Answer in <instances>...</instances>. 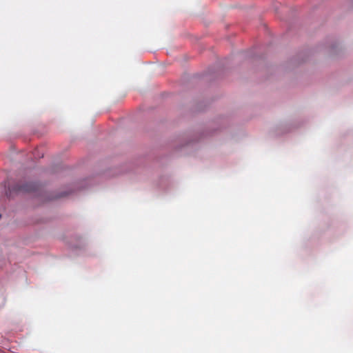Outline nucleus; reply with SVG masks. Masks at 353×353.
<instances>
[{
  "mask_svg": "<svg viewBox=\"0 0 353 353\" xmlns=\"http://www.w3.org/2000/svg\"><path fill=\"white\" fill-rule=\"evenodd\" d=\"M38 189V185L34 183H26L23 185L17 184L13 187H8V194L9 196L12 192H32Z\"/></svg>",
  "mask_w": 353,
  "mask_h": 353,
  "instance_id": "f257e3e1",
  "label": "nucleus"
}]
</instances>
